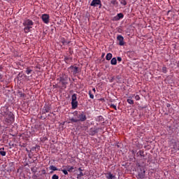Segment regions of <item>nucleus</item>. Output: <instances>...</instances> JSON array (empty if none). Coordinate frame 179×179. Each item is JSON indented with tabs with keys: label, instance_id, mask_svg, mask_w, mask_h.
<instances>
[{
	"label": "nucleus",
	"instance_id": "1",
	"mask_svg": "<svg viewBox=\"0 0 179 179\" xmlns=\"http://www.w3.org/2000/svg\"><path fill=\"white\" fill-rule=\"evenodd\" d=\"M74 115H77L78 119L71 117L69 119L70 122H68V124H73V122H85V121L87 120V117H86V113H85V112H80V114H78V111L76 110L74 112Z\"/></svg>",
	"mask_w": 179,
	"mask_h": 179
},
{
	"label": "nucleus",
	"instance_id": "2",
	"mask_svg": "<svg viewBox=\"0 0 179 179\" xmlns=\"http://www.w3.org/2000/svg\"><path fill=\"white\" fill-rule=\"evenodd\" d=\"M6 115V118L4 120L5 124H7V125H12L15 122V115L10 112H5L4 113Z\"/></svg>",
	"mask_w": 179,
	"mask_h": 179
},
{
	"label": "nucleus",
	"instance_id": "3",
	"mask_svg": "<svg viewBox=\"0 0 179 179\" xmlns=\"http://www.w3.org/2000/svg\"><path fill=\"white\" fill-rule=\"evenodd\" d=\"M68 78V75L66 74H62L59 78H57V80H59V83L62 84V87H64V89H66Z\"/></svg>",
	"mask_w": 179,
	"mask_h": 179
},
{
	"label": "nucleus",
	"instance_id": "4",
	"mask_svg": "<svg viewBox=\"0 0 179 179\" xmlns=\"http://www.w3.org/2000/svg\"><path fill=\"white\" fill-rule=\"evenodd\" d=\"M90 6H99V9H101L102 6L101 0H92V1L90 3Z\"/></svg>",
	"mask_w": 179,
	"mask_h": 179
},
{
	"label": "nucleus",
	"instance_id": "5",
	"mask_svg": "<svg viewBox=\"0 0 179 179\" xmlns=\"http://www.w3.org/2000/svg\"><path fill=\"white\" fill-rule=\"evenodd\" d=\"M69 69L71 70V72H73V75H76V73H79V72H80V69L75 66H71Z\"/></svg>",
	"mask_w": 179,
	"mask_h": 179
},
{
	"label": "nucleus",
	"instance_id": "6",
	"mask_svg": "<svg viewBox=\"0 0 179 179\" xmlns=\"http://www.w3.org/2000/svg\"><path fill=\"white\" fill-rule=\"evenodd\" d=\"M41 18L43 23L47 24L50 22V15L48 14H43Z\"/></svg>",
	"mask_w": 179,
	"mask_h": 179
},
{
	"label": "nucleus",
	"instance_id": "7",
	"mask_svg": "<svg viewBox=\"0 0 179 179\" xmlns=\"http://www.w3.org/2000/svg\"><path fill=\"white\" fill-rule=\"evenodd\" d=\"M141 172L138 174V178L141 179L145 178V173H146V171L144 169L143 167L140 169Z\"/></svg>",
	"mask_w": 179,
	"mask_h": 179
},
{
	"label": "nucleus",
	"instance_id": "8",
	"mask_svg": "<svg viewBox=\"0 0 179 179\" xmlns=\"http://www.w3.org/2000/svg\"><path fill=\"white\" fill-rule=\"evenodd\" d=\"M122 18H124V14L122 13H120L113 18V22H118V20Z\"/></svg>",
	"mask_w": 179,
	"mask_h": 179
},
{
	"label": "nucleus",
	"instance_id": "9",
	"mask_svg": "<svg viewBox=\"0 0 179 179\" xmlns=\"http://www.w3.org/2000/svg\"><path fill=\"white\" fill-rule=\"evenodd\" d=\"M117 40L119 41V45H124L125 42H124V36L122 35H118Z\"/></svg>",
	"mask_w": 179,
	"mask_h": 179
},
{
	"label": "nucleus",
	"instance_id": "10",
	"mask_svg": "<svg viewBox=\"0 0 179 179\" xmlns=\"http://www.w3.org/2000/svg\"><path fill=\"white\" fill-rule=\"evenodd\" d=\"M33 24H34V22H33V21L31 20H26L23 22V26L31 27Z\"/></svg>",
	"mask_w": 179,
	"mask_h": 179
},
{
	"label": "nucleus",
	"instance_id": "11",
	"mask_svg": "<svg viewBox=\"0 0 179 179\" xmlns=\"http://www.w3.org/2000/svg\"><path fill=\"white\" fill-rule=\"evenodd\" d=\"M105 176L107 179H115V176L113 175L111 172H108L107 173H105Z\"/></svg>",
	"mask_w": 179,
	"mask_h": 179
},
{
	"label": "nucleus",
	"instance_id": "12",
	"mask_svg": "<svg viewBox=\"0 0 179 179\" xmlns=\"http://www.w3.org/2000/svg\"><path fill=\"white\" fill-rule=\"evenodd\" d=\"M49 169H50V170H52V171H50V174H52V173H54V171H61V169H58L54 165L50 166L49 167Z\"/></svg>",
	"mask_w": 179,
	"mask_h": 179
},
{
	"label": "nucleus",
	"instance_id": "13",
	"mask_svg": "<svg viewBox=\"0 0 179 179\" xmlns=\"http://www.w3.org/2000/svg\"><path fill=\"white\" fill-rule=\"evenodd\" d=\"M78 101H71V107L73 110L78 108Z\"/></svg>",
	"mask_w": 179,
	"mask_h": 179
},
{
	"label": "nucleus",
	"instance_id": "14",
	"mask_svg": "<svg viewBox=\"0 0 179 179\" xmlns=\"http://www.w3.org/2000/svg\"><path fill=\"white\" fill-rule=\"evenodd\" d=\"M61 43H62V45H68V44H71V41H66L65 38H62Z\"/></svg>",
	"mask_w": 179,
	"mask_h": 179
},
{
	"label": "nucleus",
	"instance_id": "15",
	"mask_svg": "<svg viewBox=\"0 0 179 179\" xmlns=\"http://www.w3.org/2000/svg\"><path fill=\"white\" fill-rule=\"evenodd\" d=\"M63 167H65L66 170L67 171H69V173H72L73 171V166H71L69 165H67L66 166H63Z\"/></svg>",
	"mask_w": 179,
	"mask_h": 179
},
{
	"label": "nucleus",
	"instance_id": "16",
	"mask_svg": "<svg viewBox=\"0 0 179 179\" xmlns=\"http://www.w3.org/2000/svg\"><path fill=\"white\" fill-rule=\"evenodd\" d=\"M50 108L48 106H45L43 109V114H45V113H50Z\"/></svg>",
	"mask_w": 179,
	"mask_h": 179
},
{
	"label": "nucleus",
	"instance_id": "17",
	"mask_svg": "<svg viewBox=\"0 0 179 179\" xmlns=\"http://www.w3.org/2000/svg\"><path fill=\"white\" fill-rule=\"evenodd\" d=\"M31 29H32L31 27L24 26V31L26 34L29 33V31H31Z\"/></svg>",
	"mask_w": 179,
	"mask_h": 179
},
{
	"label": "nucleus",
	"instance_id": "18",
	"mask_svg": "<svg viewBox=\"0 0 179 179\" xmlns=\"http://www.w3.org/2000/svg\"><path fill=\"white\" fill-rule=\"evenodd\" d=\"M145 152H143V150H139L136 155L137 156H141V157H145Z\"/></svg>",
	"mask_w": 179,
	"mask_h": 179
},
{
	"label": "nucleus",
	"instance_id": "19",
	"mask_svg": "<svg viewBox=\"0 0 179 179\" xmlns=\"http://www.w3.org/2000/svg\"><path fill=\"white\" fill-rule=\"evenodd\" d=\"M77 100H78V94H73L71 96V101H77Z\"/></svg>",
	"mask_w": 179,
	"mask_h": 179
},
{
	"label": "nucleus",
	"instance_id": "20",
	"mask_svg": "<svg viewBox=\"0 0 179 179\" xmlns=\"http://www.w3.org/2000/svg\"><path fill=\"white\" fill-rule=\"evenodd\" d=\"M5 148H2L0 149V155L1 156H6V152L3 151Z\"/></svg>",
	"mask_w": 179,
	"mask_h": 179
},
{
	"label": "nucleus",
	"instance_id": "21",
	"mask_svg": "<svg viewBox=\"0 0 179 179\" xmlns=\"http://www.w3.org/2000/svg\"><path fill=\"white\" fill-rule=\"evenodd\" d=\"M111 58H113V54H111V53H108V54L106 55V59L107 61H110V59H111Z\"/></svg>",
	"mask_w": 179,
	"mask_h": 179
},
{
	"label": "nucleus",
	"instance_id": "22",
	"mask_svg": "<svg viewBox=\"0 0 179 179\" xmlns=\"http://www.w3.org/2000/svg\"><path fill=\"white\" fill-rule=\"evenodd\" d=\"M110 64L111 65H115L117 64V59L115 57L112 58Z\"/></svg>",
	"mask_w": 179,
	"mask_h": 179
},
{
	"label": "nucleus",
	"instance_id": "23",
	"mask_svg": "<svg viewBox=\"0 0 179 179\" xmlns=\"http://www.w3.org/2000/svg\"><path fill=\"white\" fill-rule=\"evenodd\" d=\"M17 94L20 95L21 97H26V94L23 93L22 91L18 90L17 91Z\"/></svg>",
	"mask_w": 179,
	"mask_h": 179
},
{
	"label": "nucleus",
	"instance_id": "24",
	"mask_svg": "<svg viewBox=\"0 0 179 179\" xmlns=\"http://www.w3.org/2000/svg\"><path fill=\"white\" fill-rule=\"evenodd\" d=\"M31 72H33V70L30 69V68L27 67V70L25 71V73H27V75H30V73H31Z\"/></svg>",
	"mask_w": 179,
	"mask_h": 179
},
{
	"label": "nucleus",
	"instance_id": "25",
	"mask_svg": "<svg viewBox=\"0 0 179 179\" xmlns=\"http://www.w3.org/2000/svg\"><path fill=\"white\" fill-rule=\"evenodd\" d=\"M172 146L171 149H174V150H177L178 148H177V143H172Z\"/></svg>",
	"mask_w": 179,
	"mask_h": 179
},
{
	"label": "nucleus",
	"instance_id": "26",
	"mask_svg": "<svg viewBox=\"0 0 179 179\" xmlns=\"http://www.w3.org/2000/svg\"><path fill=\"white\" fill-rule=\"evenodd\" d=\"M60 171H62L64 176H68V171L66 170V168H65L64 169H60Z\"/></svg>",
	"mask_w": 179,
	"mask_h": 179
},
{
	"label": "nucleus",
	"instance_id": "27",
	"mask_svg": "<svg viewBox=\"0 0 179 179\" xmlns=\"http://www.w3.org/2000/svg\"><path fill=\"white\" fill-rule=\"evenodd\" d=\"M110 3H112V5H115V6H118V1H117L116 0L111 1Z\"/></svg>",
	"mask_w": 179,
	"mask_h": 179
},
{
	"label": "nucleus",
	"instance_id": "28",
	"mask_svg": "<svg viewBox=\"0 0 179 179\" xmlns=\"http://www.w3.org/2000/svg\"><path fill=\"white\" fill-rule=\"evenodd\" d=\"M69 59H72V57H69L68 56L64 57V61L66 64H68V61H69Z\"/></svg>",
	"mask_w": 179,
	"mask_h": 179
},
{
	"label": "nucleus",
	"instance_id": "29",
	"mask_svg": "<svg viewBox=\"0 0 179 179\" xmlns=\"http://www.w3.org/2000/svg\"><path fill=\"white\" fill-rule=\"evenodd\" d=\"M31 171H32L34 174H36V173H37V168H36V167H32V168H31Z\"/></svg>",
	"mask_w": 179,
	"mask_h": 179
},
{
	"label": "nucleus",
	"instance_id": "30",
	"mask_svg": "<svg viewBox=\"0 0 179 179\" xmlns=\"http://www.w3.org/2000/svg\"><path fill=\"white\" fill-rule=\"evenodd\" d=\"M83 176H85L83 172H80V173L77 175V178H80V177H83Z\"/></svg>",
	"mask_w": 179,
	"mask_h": 179
},
{
	"label": "nucleus",
	"instance_id": "31",
	"mask_svg": "<svg viewBox=\"0 0 179 179\" xmlns=\"http://www.w3.org/2000/svg\"><path fill=\"white\" fill-rule=\"evenodd\" d=\"M162 72L163 73H167V67L166 66L162 67Z\"/></svg>",
	"mask_w": 179,
	"mask_h": 179
},
{
	"label": "nucleus",
	"instance_id": "32",
	"mask_svg": "<svg viewBox=\"0 0 179 179\" xmlns=\"http://www.w3.org/2000/svg\"><path fill=\"white\" fill-rule=\"evenodd\" d=\"M89 95H90V99H94V95H93V94H92L91 90L89 91Z\"/></svg>",
	"mask_w": 179,
	"mask_h": 179
},
{
	"label": "nucleus",
	"instance_id": "33",
	"mask_svg": "<svg viewBox=\"0 0 179 179\" xmlns=\"http://www.w3.org/2000/svg\"><path fill=\"white\" fill-rule=\"evenodd\" d=\"M24 76V74L21 72L17 76V78L19 79V78H23Z\"/></svg>",
	"mask_w": 179,
	"mask_h": 179
},
{
	"label": "nucleus",
	"instance_id": "34",
	"mask_svg": "<svg viewBox=\"0 0 179 179\" xmlns=\"http://www.w3.org/2000/svg\"><path fill=\"white\" fill-rule=\"evenodd\" d=\"M120 3H121L122 5H124V6H125V5H127V1H125V0H121V1H120Z\"/></svg>",
	"mask_w": 179,
	"mask_h": 179
},
{
	"label": "nucleus",
	"instance_id": "35",
	"mask_svg": "<svg viewBox=\"0 0 179 179\" xmlns=\"http://www.w3.org/2000/svg\"><path fill=\"white\" fill-rule=\"evenodd\" d=\"M52 179H59V176H58L57 174H55L52 176Z\"/></svg>",
	"mask_w": 179,
	"mask_h": 179
},
{
	"label": "nucleus",
	"instance_id": "36",
	"mask_svg": "<svg viewBox=\"0 0 179 179\" xmlns=\"http://www.w3.org/2000/svg\"><path fill=\"white\" fill-rule=\"evenodd\" d=\"M127 103H129V104H134V100L132 99H127Z\"/></svg>",
	"mask_w": 179,
	"mask_h": 179
},
{
	"label": "nucleus",
	"instance_id": "37",
	"mask_svg": "<svg viewBox=\"0 0 179 179\" xmlns=\"http://www.w3.org/2000/svg\"><path fill=\"white\" fill-rule=\"evenodd\" d=\"M20 148H26V146H27V144L23 143L20 144Z\"/></svg>",
	"mask_w": 179,
	"mask_h": 179
},
{
	"label": "nucleus",
	"instance_id": "38",
	"mask_svg": "<svg viewBox=\"0 0 179 179\" xmlns=\"http://www.w3.org/2000/svg\"><path fill=\"white\" fill-rule=\"evenodd\" d=\"M99 121H104V117L103 116L100 115L98 117Z\"/></svg>",
	"mask_w": 179,
	"mask_h": 179
},
{
	"label": "nucleus",
	"instance_id": "39",
	"mask_svg": "<svg viewBox=\"0 0 179 179\" xmlns=\"http://www.w3.org/2000/svg\"><path fill=\"white\" fill-rule=\"evenodd\" d=\"M110 107L112 108H114V110H117V106L115 105H114V103H111L110 104Z\"/></svg>",
	"mask_w": 179,
	"mask_h": 179
},
{
	"label": "nucleus",
	"instance_id": "40",
	"mask_svg": "<svg viewBox=\"0 0 179 179\" xmlns=\"http://www.w3.org/2000/svg\"><path fill=\"white\" fill-rule=\"evenodd\" d=\"M69 57H70V55H72V54H73V50H71V48H69Z\"/></svg>",
	"mask_w": 179,
	"mask_h": 179
},
{
	"label": "nucleus",
	"instance_id": "41",
	"mask_svg": "<svg viewBox=\"0 0 179 179\" xmlns=\"http://www.w3.org/2000/svg\"><path fill=\"white\" fill-rule=\"evenodd\" d=\"M117 59L118 62H121V61H122V58L121 57H117Z\"/></svg>",
	"mask_w": 179,
	"mask_h": 179
},
{
	"label": "nucleus",
	"instance_id": "42",
	"mask_svg": "<svg viewBox=\"0 0 179 179\" xmlns=\"http://www.w3.org/2000/svg\"><path fill=\"white\" fill-rule=\"evenodd\" d=\"M85 171V169H82V167L78 168V171L82 172V171Z\"/></svg>",
	"mask_w": 179,
	"mask_h": 179
},
{
	"label": "nucleus",
	"instance_id": "43",
	"mask_svg": "<svg viewBox=\"0 0 179 179\" xmlns=\"http://www.w3.org/2000/svg\"><path fill=\"white\" fill-rule=\"evenodd\" d=\"M135 99H136V100H139L141 99V97H139V95H136L135 96Z\"/></svg>",
	"mask_w": 179,
	"mask_h": 179
},
{
	"label": "nucleus",
	"instance_id": "44",
	"mask_svg": "<svg viewBox=\"0 0 179 179\" xmlns=\"http://www.w3.org/2000/svg\"><path fill=\"white\" fill-rule=\"evenodd\" d=\"M116 79H117V80H120L121 79V77L120 76H117Z\"/></svg>",
	"mask_w": 179,
	"mask_h": 179
},
{
	"label": "nucleus",
	"instance_id": "45",
	"mask_svg": "<svg viewBox=\"0 0 179 179\" xmlns=\"http://www.w3.org/2000/svg\"><path fill=\"white\" fill-rule=\"evenodd\" d=\"M36 149H38V150H40V145H36Z\"/></svg>",
	"mask_w": 179,
	"mask_h": 179
},
{
	"label": "nucleus",
	"instance_id": "46",
	"mask_svg": "<svg viewBox=\"0 0 179 179\" xmlns=\"http://www.w3.org/2000/svg\"><path fill=\"white\" fill-rule=\"evenodd\" d=\"M99 100H100V101H106V100L104 99V98H101Z\"/></svg>",
	"mask_w": 179,
	"mask_h": 179
},
{
	"label": "nucleus",
	"instance_id": "47",
	"mask_svg": "<svg viewBox=\"0 0 179 179\" xmlns=\"http://www.w3.org/2000/svg\"><path fill=\"white\" fill-rule=\"evenodd\" d=\"M104 55H106V53H102L101 58H104Z\"/></svg>",
	"mask_w": 179,
	"mask_h": 179
},
{
	"label": "nucleus",
	"instance_id": "48",
	"mask_svg": "<svg viewBox=\"0 0 179 179\" xmlns=\"http://www.w3.org/2000/svg\"><path fill=\"white\" fill-rule=\"evenodd\" d=\"M3 78V76H2V74H0V80H2Z\"/></svg>",
	"mask_w": 179,
	"mask_h": 179
},
{
	"label": "nucleus",
	"instance_id": "49",
	"mask_svg": "<svg viewBox=\"0 0 179 179\" xmlns=\"http://www.w3.org/2000/svg\"><path fill=\"white\" fill-rule=\"evenodd\" d=\"M92 90L94 93H96V88H93Z\"/></svg>",
	"mask_w": 179,
	"mask_h": 179
},
{
	"label": "nucleus",
	"instance_id": "50",
	"mask_svg": "<svg viewBox=\"0 0 179 179\" xmlns=\"http://www.w3.org/2000/svg\"><path fill=\"white\" fill-rule=\"evenodd\" d=\"M93 132L94 134H97V130H94Z\"/></svg>",
	"mask_w": 179,
	"mask_h": 179
},
{
	"label": "nucleus",
	"instance_id": "51",
	"mask_svg": "<svg viewBox=\"0 0 179 179\" xmlns=\"http://www.w3.org/2000/svg\"><path fill=\"white\" fill-rule=\"evenodd\" d=\"M31 150H36V147L32 148Z\"/></svg>",
	"mask_w": 179,
	"mask_h": 179
},
{
	"label": "nucleus",
	"instance_id": "52",
	"mask_svg": "<svg viewBox=\"0 0 179 179\" xmlns=\"http://www.w3.org/2000/svg\"><path fill=\"white\" fill-rule=\"evenodd\" d=\"M131 152H132V155H135V151L134 150H132Z\"/></svg>",
	"mask_w": 179,
	"mask_h": 179
},
{
	"label": "nucleus",
	"instance_id": "53",
	"mask_svg": "<svg viewBox=\"0 0 179 179\" xmlns=\"http://www.w3.org/2000/svg\"><path fill=\"white\" fill-rule=\"evenodd\" d=\"M43 174H45V170H43Z\"/></svg>",
	"mask_w": 179,
	"mask_h": 179
},
{
	"label": "nucleus",
	"instance_id": "54",
	"mask_svg": "<svg viewBox=\"0 0 179 179\" xmlns=\"http://www.w3.org/2000/svg\"><path fill=\"white\" fill-rule=\"evenodd\" d=\"M51 32L53 33L54 32V29H51Z\"/></svg>",
	"mask_w": 179,
	"mask_h": 179
},
{
	"label": "nucleus",
	"instance_id": "55",
	"mask_svg": "<svg viewBox=\"0 0 179 179\" xmlns=\"http://www.w3.org/2000/svg\"><path fill=\"white\" fill-rule=\"evenodd\" d=\"M10 164V166H13V162H11Z\"/></svg>",
	"mask_w": 179,
	"mask_h": 179
},
{
	"label": "nucleus",
	"instance_id": "56",
	"mask_svg": "<svg viewBox=\"0 0 179 179\" xmlns=\"http://www.w3.org/2000/svg\"><path fill=\"white\" fill-rule=\"evenodd\" d=\"M167 107H170V103H168V104H167Z\"/></svg>",
	"mask_w": 179,
	"mask_h": 179
},
{
	"label": "nucleus",
	"instance_id": "57",
	"mask_svg": "<svg viewBox=\"0 0 179 179\" xmlns=\"http://www.w3.org/2000/svg\"><path fill=\"white\" fill-rule=\"evenodd\" d=\"M26 151H27V152H29V150H28V149H27V148H26Z\"/></svg>",
	"mask_w": 179,
	"mask_h": 179
},
{
	"label": "nucleus",
	"instance_id": "58",
	"mask_svg": "<svg viewBox=\"0 0 179 179\" xmlns=\"http://www.w3.org/2000/svg\"><path fill=\"white\" fill-rule=\"evenodd\" d=\"M53 87H57V86H55V85H53Z\"/></svg>",
	"mask_w": 179,
	"mask_h": 179
},
{
	"label": "nucleus",
	"instance_id": "59",
	"mask_svg": "<svg viewBox=\"0 0 179 179\" xmlns=\"http://www.w3.org/2000/svg\"><path fill=\"white\" fill-rule=\"evenodd\" d=\"M53 87H57V86H55V85H53Z\"/></svg>",
	"mask_w": 179,
	"mask_h": 179
},
{
	"label": "nucleus",
	"instance_id": "60",
	"mask_svg": "<svg viewBox=\"0 0 179 179\" xmlns=\"http://www.w3.org/2000/svg\"><path fill=\"white\" fill-rule=\"evenodd\" d=\"M53 87H57V86H55V85H53Z\"/></svg>",
	"mask_w": 179,
	"mask_h": 179
},
{
	"label": "nucleus",
	"instance_id": "61",
	"mask_svg": "<svg viewBox=\"0 0 179 179\" xmlns=\"http://www.w3.org/2000/svg\"><path fill=\"white\" fill-rule=\"evenodd\" d=\"M171 152H174V150H172Z\"/></svg>",
	"mask_w": 179,
	"mask_h": 179
},
{
	"label": "nucleus",
	"instance_id": "62",
	"mask_svg": "<svg viewBox=\"0 0 179 179\" xmlns=\"http://www.w3.org/2000/svg\"><path fill=\"white\" fill-rule=\"evenodd\" d=\"M117 148H120V145H117Z\"/></svg>",
	"mask_w": 179,
	"mask_h": 179
},
{
	"label": "nucleus",
	"instance_id": "63",
	"mask_svg": "<svg viewBox=\"0 0 179 179\" xmlns=\"http://www.w3.org/2000/svg\"><path fill=\"white\" fill-rule=\"evenodd\" d=\"M0 129H1V124H0Z\"/></svg>",
	"mask_w": 179,
	"mask_h": 179
}]
</instances>
